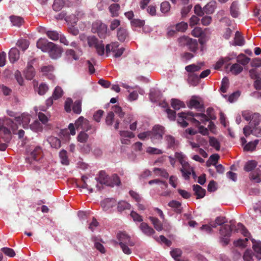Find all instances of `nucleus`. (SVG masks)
<instances>
[{
    "instance_id": "obj_1",
    "label": "nucleus",
    "mask_w": 261,
    "mask_h": 261,
    "mask_svg": "<svg viewBox=\"0 0 261 261\" xmlns=\"http://www.w3.org/2000/svg\"><path fill=\"white\" fill-rule=\"evenodd\" d=\"M177 123L182 127L188 126L189 121L192 124L198 128V132L203 135L208 134L207 128L204 127L202 124H206V123L210 120H215L216 117L214 114V109L212 108H208L206 111V114L204 113H193L191 112H181L178 114Z\"/></svg>"
},
{
    "instance_id": "obj_2",
    "label": "nucleus",
    "mask_w": 261,
    "mask_h": 261,
    "mask_svg": "<svg viewBox=\"0 0 261 261\" xmlns=\"http://www.w3.org/2000/svg\"><path fill=\"white\" fill-rule=\"evenodd\" d=\"M234 232H240L246 238L243 239H239L234 241V245L236 246L245 247L246 246V242L248 241L250 233L246 229L245 227L241 223H238L237 225H224L220 230L221 237L220 241L224 245H227L229 242V238L231 235L232 231Z\"/></svg>"
},
{
    "instance_id": "obj_3",
    "label": "nucleus",
    "mask_w": 261,
    "mask_h": 261,
    "mask_svg": "<svg viewBox=\"0 0 261 261\" xmlns=\"http://www.w3.org/2000/svg\"><path fill=\"white\" fill-rule=\"evenodd\" d=\"M18 126L9 118H0V137L6 143H8L11 139V131L15 134Z\"/></svg>"
},
{
    "instance_id": "obj_4",
    "label": "nucleus",
    "mask_w": 261,
    "mask_h": 261,
    "mask_svg": "<svg viewBox=\"0 0 261 261\" xmlns=\"http://www.w3.org/2000/svg\"><path fill=\"white\" fill-rule=\"evenodd\" d=\"M27 156L25 161L30 167L39 170L40 168V163L42 159V150L40 146H36L30 147L27 151Z\"/></svg>"
},
{
    "instance_id": "obj_5",
    "label": "nucleus",
    "mask_w": 261,
    "mask_h": 261,
    "mask_svg": "<svg viewBox=\"0 0 261 261\" xmlns=\"http://www.w3.org/2000/svg\"><path fill=\"white\" fill-rule=\"evenodd\" d=\"M95 180L97 182L96 187L98 191L101 190L103 185L113 187L115 186H119L121 184L120 178L117 174H114L111 176H109L104 171H100L98 176L95 177Z\"/></svg>"
},
{
    "instance_id": "obj_6",
    "label": "nucleus",
    "mask_w": 261,
    "mask_h": 261,
    "mask_svg": "<svg viewBox=\"0 0 261 261\" xmlns=\"http://www.w3.org/2000/svg\"><path fill=\"white\" fill-rule=\"evenodd\" d=\"M117 238L118 240V243L120 245L123 252L127 255H129L132 251L129 247H133L135 245L134 242L125 232H119L117 234Z\"/></svg>"
},
{
    "instance_id": "obj_7",
    "label": "nucleus",
    "mask_w": 261,
    "mask_h": 261,
    "mask_svg": "<svg viewBox=\"0 0 261 261\" xmlns=\"http://www.w3.org/2000/svg\"><path fill=\"white\" fill-rule=\"evenodd\" d=\"M91 31L97 34L101 39H105L108 35V27L100 20H96L92 24Z\"/></svg>"
},
{
    "instance_id": "obj_8",
    "label": "nucleus",
    "mask_w": 261,
    "mask_h": 261,
    "mask_svg": "<svg viewBox=\"0 0 261 261\" xmlns=\"http://www.w3.org/2000/svg\"><path fill=\"white\" fill-rule=\"evenodd\" d=\"M150 132V139L154 144L161 142L164 134V128L160 125H155Z\"/></svg>"
},
{
    "instance_id": "obj_9",
    "label": "nucleus",
    "mask_w": 261,
    "mask_h": 261,
    "mask_svg": "<svg viewBox=\"0 0 261 261\" xmlns=\"http://www.w3.org/2000/svg\"><path fill=\"white\" fill-rule=\"evenodd\" d=\"M119 44L118 42H112L110 44H108L106 46V53L108 56V54L112 52L114 53V57L117 58L122 56L125 48L123 47H119Z\"/></svg>"
},
{
    "instance_id": "obj_10",
    "label": "nucleus",
    "mask_w": 261,
    "mask_h": 261,
    "mask_svg": "<svg viewBox=\"0 0 261 261\" xmlns=\"http://www.w3.org/2000/svg\"><path fill=\"white\" fill-rule=\"evenodd\" d=\"M242 116L245 120L249 121L248 125H258L260 121V116L258 113H253L248 110L243 111Z\"/></svg>"
},
{
    "instance_id": "obj_11",
    "label": "nucleus",
    "mask_w": 261,
    "mask_h": 261,
    "mask_svg": "<svg viewBox=\"0 0 261 261\" xmlns=\"http://www.w3.org/2000/svg\"><path fill=\"white\" fill-rule=\"evenodd\" d=\"M258 125H246L243 128V133L246 137H248L250 134L259 137H261V128L257 127Z\"/></svg>"
},
{
    "instance_id": "obj_12",
    "label": "nucleus",
    "mask_w": 261,
    "mask_h": 261,
    "mask_svg": "<svg viewBox=\"0 0 261 261\" xmlns=\"http://www.w3.org/2000/svg\"><path fill=\"white\" fill-rule=\"evenodd\" d=\"M75 126L76 129L81 128L86 131H88L91 128L89 121L85 119L83 116H80L75 121Z\"/></svg>"
},
{
    "instance_id": "obj_13",
    "label": "nucleus",
    "mask_w": 261,
    "mask_h": 261,
    "mask_svg": "<svg viewBox=\"0 0 261 261\" xmlns=\"http://www.w3.org/2000/svg\"><path fill=\"white\" fill-rule=\"evenodd\" d=\"M38 48L40 49L43 52H47L53 43L49 42L46 39L40 38L37 42L36 44Z\"/></svg>"
},
{
    "instance_id": "obj_14",
    "label": "nucleus",
    "mask_w": 261,
    "mask_h": 261,
    "mask_svg": "<svg viewBox=\"0 0 261 261\" xmlns=\"http://www.w3.org/2000/svg\"><path fill=\"white\" fill-rule=\"evenodd\" d=\"M193 168L189 164L188 162L182 165L181 168L180 169V171L182 174V177L185 180H188L190 178V176L191 175Z\"/></svg>"
},
{
    "instance_id": "obj_15",
    "label": "nucleus",
    "mask_w": 261,
    "mask_h": 261,
    "mask_svg": "<svg viewBox=\"0 0 261 261\" xmlns=\"http://www.w3.org/2000/svg\"><path fill=\"white\" fill-rule=\"evenodd\" d=\"M47 51L50 57L53 59H57L61 57L62 51L61 49L53 43L50 48Z\"/></svg>"
},
{
    "instance_id": "obj_16",
    "label": "nucleus",
    "mask_w": 261,
    "mask_h": 261,
    "mask_svg": "<svg viewBox=\"0 0 261 261\" xmlns=\"http://www.w3.org/2000/svg\"><path fill=\"white\" fill-rule=\"evenodd\" d=\"M54 67L52 65H46L41 68L40 71L43 75L47 77L48 79L54 80L55 76L53 74Z\"/></svg>"
},
{
    "instance_id": "obj_17",
    "label": "nucleus",
    "mask_w": 261,
    "mask_h": 261,
    "mask_svg": "<svg viewBox=\"0 0 261 261\" xmlns=\"http://www.w3.org/2000/svg\"><path fill=\"white\" fill-rule=\"evenodd\" d=\"M15 119L18 123L21 122L24 128H28L31 120V116L28 113H23L20 116L16 117Z\"/></svg>"
},
{
    "instance_id": "obj_18",
    "label": "nucleus",
    "mask_w": 261,
    "mask_h": 261,
    "mask_svg": "<svg viewBox=\"0 0 261 261\" xmlns=\"http://www.w3.org/2000/svg\"><path fill=\"white\" fill-rule=\"evenodd\" d=\"M33 61L32 60L28 62L27 67L24 71L25 78L28 80H31L35 76V72L32 66Z\"/></svg>"
},
{
    "instance_id": "obj_19",
    "label": "nucleus",
    "mask_w": 261,
    "mask_h": 261,
    "mask_svg": "<svg viewBox=\"0 0 261 261\" xmlns=\"http://www.w3.org/2000/svg\"><path fill=\"white\" fill-rule=\"evenodd\" d=\"M116 204V200L114 198H106L101 202V205L103 209L106 211H109Z\"/></svg>"
},
{
    "instance_id": "obj_20",
    "label": "nucleus",
    "mask_w": 261,
    "mask_h": 261,
    "mask_svg": "<svg viewBox=\"0 0 261 261\" xmlns=\"http://www.w3.org/2000/svg\"><path fill=\"white\" fill-rule=\"evenodd\" d=\"M251 242L253 244V249L255 254V257L257 260L261 259V242L256 241L254 239H251Z\"/></svg>"
},
{
    "instance_id": "obj_21",
    "label": "nucleus",
    "mask_w": 261,
    "mask_h": 261,
    "mask_svg": "<svg viewBox=\"0 0 261 261\" xmlns=\"http://www.w3.org/2000/svg\"><path fill=\"white\" fill-rule=\"evenodd\" d=\"M139 228L141 231L147 236H150L155 232L154 229L145 222L141 223L139 226Z\"/></svg>"
},
{
    "instance_id": "obj_22",
    "label": "nucleus",
    "mask_w": 261,
    "mask_h": 261,
    "mask_svg": "<svg viewBox=\"0 0 261 261\" xmlns=\"http://www.w3.org/2000/svg\"><path fill=\"white\" fill-rule=\"evenodd\" d=\"M165 140L168 148L174 149L177 146L178 142L173 136L166 135L165 137Z\"/></svg>"
},
{
    "instance_id": "obj_23",
    "label": "nucleus",
    "mask_w": 261,
    "mask_h": 261,
    "mask_svg": "<svg viewBox=\"0 0 261 261\" xmlns=\"http://www.w3.org/2000/svg\"><path fill=\"white\" fill-rule=\"evenodd\" d=\"M9 58L11 63L16 62L19 58V52L17 48L13 47L9 52Z\"/></svg>"
},
{
    "instance_id": "obj_24",
    "label": "nucleus",
    "mask_w": 261,
    "mask_h": 261,
    "mask_svg": "<svg viewBox=\"0 0 261 261\" xmlns=\"http://www.w3.org/2000/svg\"><path fill=\"white\" fill-rule=\"evenodd\" d=\"M193 190L194 192V194L196 196L197 199H200L205 195V190L203 189L201 187L198 185H194L193 186Z\"/></svg>"
},
{
    "instance_id": "obj_25",
    "label": "nucleus",
    "mask_w": 261,
    "mask_h": 261,
    "mask_svg": "<svg viewBox=\"0 0 261 261\" xmlns=\"http://www.w3.org/2000/svg\"><path fill=\"white\" fill-rule=\"evenodd\" d=\"M249 178L254 183L261 182V171L258 169H255L250 174Z\"/></svg>"
},
{
    "instance_id": "obj_26",
    "label": "nucleus",
    "mask_w": 261,
    "mask_h": 261,
    "mask_svg": "<svg viewBox=\"0 0 261 261\" xmlns=\"http://www.w3.org/2000/svg\"><path fill=\"white\" fill-rule=\"evenodd\" d=\"M188 107L190 108H195L198 110H201L203 108V106L200 104V102L196 98L195 96H193L189 103Z\"/></svg>"
},
{
    "instance_id": "obj_27",
    "label": "nucleus",
    "mask_w": 261,
    "mask_h": 261,
    "mask_svg": "<svg viewBox=\"0 0 261 261\" xmlns=\"http://www.w3.org/2000/svg\"><path fill=\"white\" fill-rule=\"evenodd\" d=\"M217 7L216 2L211 1L204 7V12L207 14H213Z\"/></svg>"
},
{
    "instance_id": "obj_28",
    "label": "nucleus",
    "mask_w": 261,
    "mask_h": 261,
    "mask_svg": "<svg viewBox=\"0 0 261 261\" xmlns=\"http://www.w3.org/2000/svg\"><path fill=\"white\" fill-rule=\"evenodd\" d=\"M168 206L174 209V211L176 213H181L182 212L181 203L180 202L177 200H172L170 201L168 204Z\"/></svg>"
},
{
    "instance_id": "obj_29",
    "label": "nucleus",
    "mask_w": 261,
    "mask_h": 261,
    "mask_svg": "<svg viewBox=\"0 0 261 261\" xmlns=\"http://www.w3.org/2000/svg\"><path fill=\"white\" fill-rule=\"evenodd\" d=\"M203 66V63H200L197 64H192L185 67V70L189 73H194V72L199 71Z\"/></svg>"
},
{
    "instance_id": "obj_30",
    "label": "nucleus",
    "mask_w": 261,
    "mask_h": 261,
    "mask_svg": "<svg viewBox=\"0 0 261 261\" xmlns=\"http://www.w3.org/2000/svg\"><path fill=\"white\" fill-rule=\"evenodd\" d=\"M199 77L197 74L195 73H188V83L193 86H195L199 84Z\"/></svg>"
},
{
    "instance_id": "obj_31",
    "label": "nucleus",
    "mask_w": 261,
    "mask_h": 261,
    "mask_svg": "<svg viewBox=\"0 0 261 261\" xmlns=\"http://www.w3.org/2000/svg\"><path fill=\"white\" fill-rule=\"evenodd\" d=\"M161 94L160 91L154 89H151L149 93V98L153 102H156L161 98Z\"/></svg>"
},
{
    "instance_id": "obj_32",
    "label": "nucleus",
    "mask_w": 261,
    "mask_h": 261,
    "mask_svg": "<svg viewBox=\"0 0 261 261\" xmlns=\"http://www.w3.org/2000/svg\"><path fill=\"white\" fill-rule=\"evenodd\" d=\"M230 43L232 45L240 46L244 44V40L239 31L236 32L234 42L233 43L230 42Z\"/></svg>"
},
{
    "instance_id": "obj_33",
    "label": "nucleus",
    "mask_w": 261,
    "mask_h": 261,
    "mask_svg": "<svg viewBox=\"0 0 261 261\" xmlns=\"http://www.w3.org/2000/svg\"><path fill=\"white\" fill-rule=\"evenodd\" d=\"M149 219L157 231H160L163 229V225L158 218L154 217H149Z\"/></svg>"
},
{
    "instance_id": "obj_34",
    "label": "nucleus",
    "mask_w": 261,
    "mask_h": 261,
    "mask_svg": "<svg viewBox=\"0 0 261 261\" xmlns=\"http://www.w3.org/2000/svg\"><path fill=\"white\" fill-rule=\"evenodd\" d=\"M128 37L127 30L123 28H120L117 31V37L119 41L124 42Z\"/></svg>"
},
{
    "instance_id": "obj_35",
    "label": "nucleus",
    "mask_w": 261,
    "mask_h": 261,
    "mask_svg": "<svg viewBox=\"0 0 261 261\" xmlns=\"http://www.w3.org/2000/svg\"><path fill=\"white\" fill-rule=\"evenodd\" d=\"M230 11L231 15L234 17L237 18L239 15V6L237 2H233L230 8Z\"/></svg>"
},
{
    "instance_id": "obj_36",
    "label": "nucleus",
    "mask_w": 261,
    "mask_h": 261,
    "mask_svg": "<svg viewBox=\"0 0 261 261\" xmlns=\"http://www.w3.org/2000/svg\"><path fill=\"white\" fill-rule=\"evenodd\" d=\"M10 19L12 25L16 27L21 26L23 22V18L18 16H11Z\"/></svg>"
},
{
    "instance_id": "obj_37",
    "label": "nucleus",
    "mask_w": 261,
    "mask_h": 261,
    "mask_svg": "<svg viewBox=\"0 0 261 261\" xmlns=\"http://www.w3.org/2000/svg\"><path fill=\"white\" fill-rule=\"evenodd\" d=\"M171 105L175 110H179L180 108L185 107V105L182 101L175 98L171 99Z\"/></svg>"
},
{
    "instance_id": "obj_38",
    "label": "nucleus",
    "mask_w": 261,
    "mask_h": 261,
    "mask_svg": "<svg viewBox=\"0 0 261 261\" xmlns=\"http://www.w3.org/2000/svg\"><path fill=\"white\" fill-rule=\"evenodd\" d=\"M130 207L131 205L125 201H120L118 203L117 210L118 211L120 212H122V211L126 210H130Z\"/></svg>"
},
{
    "instance_id": "obj_39",
    "label": "nucleus",
    "mask_w": 261,
    "mask_h": 261,
    "mask_svg": "<svg viewBox=\"0 0 261 261\" xmlns=\"http://www.w3.org/2000/svg\"><path fill=\"white\" fill-rule=\"evenodd\" d=\"M59 156L61 160V163L64 165H68L69 164V161L67 156V151L62 149L59 153Z\"/></svg>"
},
{
    "instance_id": "obj_40",
    "label": "nucleus",
    "mask_w": 261,
    "mask_h": 261,
    "mask_svg": "<svg viewBox=\"0 0 261 261\" xmlns=\"http://www.w3.org/2000/svg\"><path fill=\"white\" fill-rule=\"evenodd\" d=\"M29 127L33 132L37 133L41 132L43 129L42 125L38 120L34 121Z\"/></svg>"
},
{
    "instance_id": "obj_41",
    "label": "nucleus",
    "mask_w": 261,
    "mask_h": 261,
    "mask_svg": "<svg viewBox=\"0 0 261 261\" xmlns=\"http://www.w3.org/2000/svg\"><path fill=\"white\" fill-rule=\"evenodd\" d=\"M261 141V140L256 139L253 141H250L248 142V143L246 144L244 146V150L246 151L253 150L255 148L259 141Z\"/></svg>"
},
{
    "instance_id": "obj_42",
    "label": "nucleus",
    "mask_w": 261,
    "mask_h": 261,
    "mask_svg": "<svg viewBox=\"0 0 261 261\" xmlns=\"http://www.w3.org/2000/svg\"><path fill=\"white\" fill-rule=\"evenodd\" d=\"M243 66L238 63H235L232 65L230 67V71L234 75L240 74L243 71Z\"/></svg>"
},
{
    "instance_id": "obj_43",
    "label": "nucleus",
    "mask_w": 261,
    "mask_h": 261,
    "mask_svg": "<svg viewBox=\"0 0 261 261\" xmlns=\"http://www.w3.org/2000/svg\"><path fill=\"white\" fill-rule=\"evenodd\" d=\"M48 141L52 148H59L61 146V141L57 137H50Z\"/></svg>"
},
{
    "instance_id": "obj_44",
    "label": "nucleus",
    "mask_w": 261,
    "mask_h": 261,
    "mask_svg": "<svg viewBox=\"0 0 261 261\" xmlns=\"http://www.w3.org/2000/svg\"><path fill=\"white\" fill-rule=\"evenodd\" d=\"M120 6L117 4H113L109 7V10L113 17H116L119 15Z\"/></svg>"
},
{
    "instance_id": "obj_45",
    "label": "nucleus",
    "mask_w": 261,
    "mask_h": 261,
    "mask_svg": "<svg viewBox=\"0 0 261 261\" xmlns=\"http://www.w3.org/2000/svg\"><path fill=\"white\" fill-rule=\"evenodd\" d=\"M65 5L64 0H54L53 9L55 11H60Z\"/></svg>"
},
{
    "instance_id": "obj_46",
    "label": "nucleus",
    "mask_w": 261,
    "mask_h": 261,
    "mask_svg": "<svg viewBox=\"0 0 261 261\" xmlns=\"http://www.w3.org/2000/svg\"><path fill=\"white\" fill-rule=\"evenodd\" d=\"M256 166L257 163L255 161H249L245 164L244 169L246 172H250L255 168Z\"/></svg>"
},
{
    "instance_id": "obj_47",
    "label": "nucleus",
    "mask_w": 261,
    "mask_h": 261,
    "mask_svg": "<svg viewBox=\"0 0 261 261\" xmlns=\"http://www.w3.org/2000/svg\"><path fill=\"white\" fill-rule=\"evenodd\" d=\"M174 157L179 161L181 165L188 163L186 160V155L182 152H176Z\"/></svg>"
},
{
    "instance_id": "obj_48",
    "label": "nucleus",
    "mask_w": 261,
    "mask_h": 261,
    "mask_svg": "<svg viewBox=\"0 0 261 261\" xmlns=\"http://www.w3.org/2000/svg\"><path fill=\"white\" fill-rule=\"evenodd\" d=\"M219 158L220 156L217 153L211 155L208 160L206 162L207 166H210L211 164H213V165H216Z\"/></svg>"
},
{
    "instance_id": "obj_49",
    "label": "nucleus",
    "mask_w": 261,
    "mask_h": 261,
    "mask_svg": "<svg viewBox=\"0 0 261 261\" xmlns=\"http://www.w3.org/2000/svg\"><path fill=\"white\" fill-rule=\"evenodd\" d=\"M72 110L77 114H80L82 112V101L80 100H76L73 105Z\"/></svg>"
},
{
    "instance_id": "obj_50",
    "label": "nucleus",
    "mask_w": 261,
    "mask_h": 261,
    "mask_svg": "<svg viewBox=\"0 0 261 261\" xmlns=\"http://www.w3.org/2000/svg\"><path fill=\"white\" fill-rule=\"evenodd\" d=\"M209 143L210 146L215 148L217 151L220 149V144L219 141L213 137H210Z\"/></svg>"
},
{
    "instance_id": "obj_51",
    "label": "nucleus",
    "mask_w": 261,
    "mask_h": 261,
    "mask_svg": "<svg viewBox=\"0 0 261 261\" xmlns=\"http://www.w3.org/2000/svg\"><path fill=\"white\" fill-rule=\"evenodd\" d=\"M87 43L89 47H94L99 42L97 38L94 36H89L87 38Z\"/></svg>"
},
{
    "instance_id": "obj_52",
    "label": "nucleus",
    "mask_w": 261,
    "mask_h": 261,
    "mask_svg": "<svg viewBox=\"0 0 261 261\" xmlns=\"http://www.w3.org/2000/svg\"><path fill=\"white\" fill-rule=\"evenodd\" d=\"M47 36L53 41H57L59 39V34L56 31H47L46 33Z\"/></svg>"
},
{
    "instance_id": "obj_53",
    "label": "nucleus",
    "mask_w": 261,
    "mask_h": 261,
    "mask_svg": "<svg viewBox=\"0 0 261 261\" xmlns=\"http://www.w3.org/2000/svg\"><path fill=\"white\" fill-rule=\"evenodd\" d=\"M175 28L176 31L177 32H184L188 28V23L187 22L181 21L177 23L175 26Z\"/></svg>"
},
{
    "instance_id": "obj_54",
    "label": "nucleus",
    "mask_w": 261,
    "mask_h": 261,
    "mask_svg": "<svg viewBox=\"0 0 261 261\" xmlns=\"http://www.w3.org/2000/svg\"><path fill=\"white\" fill-rule=\"evenodd\" d=\"M187 47L190 51L195 52L198 48L197 40L191 38V41H189Z\"/></svg>"
},
{
    "instance_id": "obj_55",
    "label": "nucleus",
    "mask_w": 261,
    "mask_h": 261,
    "mask_svg": "<svg viewBox=\"0 0 261 261\" xmlns=\"http://www.w3.org/2000/svg\"><path fill=\"white\" fill-rule=\"evenodd\" d=\"M17 45L22 49L23 51L25 50L29 47V43L25 39H19L17 41Z\"/></svg>"
},
{
    "instance_id": "obj_56",
    "label": "nucleus",
    "mask_w": 261,
    "mask_h": 261,
    "mask_svg": "<svg viewBox=\"0 0 261 261\" xmlns=\"http://www.w3.org/2000/svg\"><path fill=\"white\" fill-rule=\"evenodd\" d=\"M178 41L180 46H187L189 41H191V38L188 36H182L178 38Z\"/></svg>"
},
{
    "instance_id": "obj_57",
    "label": "nucleus",
    "mask_w": 261,
    "mask_h": 261,
    "mask_svg": "<svg viewBox=\"0 0 261 261\" xmlns=\"http://www.w3.org/2000/svg\"><path fill=\"white\" fill-rule=\"evenodd\" d=\"M229 86V80L227 77H224L221 81V87L220 90L223 93H226Z\"/></svg>"
},
{
    "instance_id": "obj_58",
    "label": "nucleus",
    "mask_w": 261,
    "mask_h": 261,
    "mask_svg": "<svg viewBox=\"0 0 261 261\" xmlns=\"http://www.w3.org/2000/svg\"><path fill=\"white\" fill-rule=\"evenodd\" d=\"M95 48L96 49V52L99 56H103L105 54L106 48H105L104 44L102 43V41H99V42L95 46Z\"/></svg>"
},
{
    "instance_id": "obj_59",
    "label": "nucleus",
    "mask_w": 261,
    "mask_h": 261,
    "mask_svg": "<svg viewBox=\"0 0 261 261\" xmlns=\"http://www.w3.org/2000/svg\"><path fill=\"white\" fill-rule=\"evenodd\" d=\"M153 171L154 173L159 175L160 176H161L164 178H168L169 176V174L167 172V171L164 169H161L159 168H154L153 169Z\"/></svg>"
},
{
    "instance_id": "obj_60",
    "label": "nucleus",
    "mask_w": 261,
    "mask_h": 261,
    "mask_svg": "<svg viewBox=\"0 0 261 261\" xmlns=\"http://www.w3.org/2000/svg\"><path fill=\"white\" fill-rule=\"evenodd\" d=\"M114 114L113 112H110L108 113L106 118V123L107 125L111 126L114 122Z\"/></svg>"
},
{
    "instance_id": "obj_61",
    "label": "nucleus",
    "mask_w": 261,
    "mask_h": 261,
    "mask_svg": "<svg viewBox=\"0 0 261 261\" xmlns=\"http://www.w3.org/2000/svg\"><path fill=\"white\" fill-rule=\"evenodd\" d=\"M253 256L255 257V255L253 254L251 250H246L243 255L244 261H253Z\"/></svg>"
},
{
    "instance_id": "obj_62",
    "label": "nucleus",
    "mask_w": 261,
    "mask_h": 261,
    "mask_svg": "<svg viewBox=\"0 0 261 261\" xmlns=\"http://www.w3.org/2000/svg\"><path fill=\"white\" fill-rule=\"evenodd\" d=\"M63 94V91L60 87H56L53 94V98L56 100L61 97Z\"/></svg>"
},
{
    "instance_id": "obj_63",
    "label": "nucleus",
    "mask_w": 261,
    "mask_h": 261,
    "mask_svg": "<svg viewBox=\"0 0 261 261\" xmlns=\"http://www.w3.org/2000/svg\"><path fill=\"white\" fill-rule=\"evenodd\" d=\"M1 251L6 255L10 257H13L15 255V252L14 250L10 248L4 247L1 249Z\"/></svg>"
},
{
    "instance_id": "obj_64",
    "label": "nucleus",
    "mask_w": 261,
    "mask_h": 261,
    "mask_svg": "<svg viewBox=\"0 0 261 261\" xmlns=\"http://www.w3.org/2000/svg\"><path fill=\"white\" fill-rule=\"evenodd\" d=\"M65 21L71 24H76L78 21V19L76 18L75 14H72L71 15H67Z\"/></svg>"
}]
</instances>
